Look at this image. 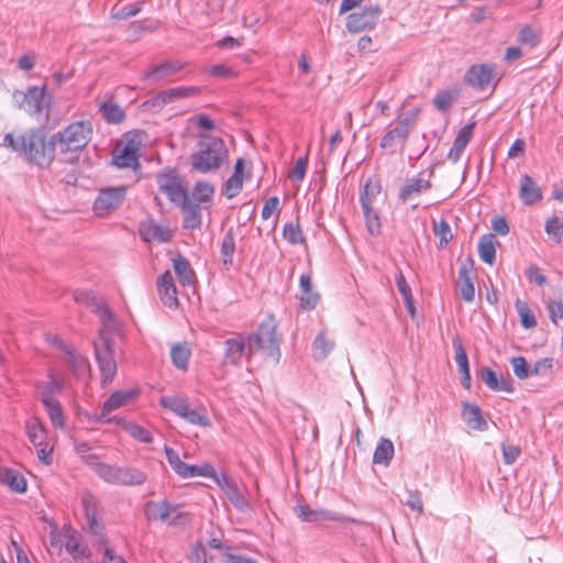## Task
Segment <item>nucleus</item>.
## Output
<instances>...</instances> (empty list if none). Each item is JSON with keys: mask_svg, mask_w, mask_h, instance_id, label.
I'll list each match as a JSON object with an SVG mask.
<instances>
[{"mask_svg": "<svg viewBox=\"0 0 563 563\" xmlns=\"http://www.w3.org/2000/svg\"><path fill=\"white\" fill-rule=\"evenodd\" d=\"M93 310L99 314L101 328L93 342L95 356L101 375L102 386L109 385L117 374V361L113 336L119 335V323L109 307L102 301L91 299Z\"/></svg>", "mask_w": 563, "mask_h": 563, "instance_id": "1", "label": "nucleus"}, {"mask_svg": "<svg viewBox=\"0 0 563 563\" xmlns=\"http://www.w3.org/2000/svg\"><path fill=\"white\" fill-rule=\"evenodd\" d=\"M3 146L21 155L29 164L38 168H48L55 159L53 136L47 140L41 128L24 132H10L3 137Z\"/></svg>", "mask_w": 563, "mask_h": 563, "instance_id": "2", "label": "nucleus"}, {"mask_svg": "<svg viewBox=\"0 0 563 563\" xmlns=\"http://www.w3.org/2000/svg\"><path fill=\"white\" fill-rule=\"evenodd\" d=\"M246 357L251 358L255 353L261 352L263 357L277 364L280 360V335L277 333V323L269 316L261 322L257 331L246 335Z\"/></svg>", "mask_w": 563, "mask_h": 563, "instance_id": "3", "label": "nucleus"}, {"mask_svg": "<svg viewBox=\"0 0 563 563\" xmlns=\"http://www.w3.org/2000/svg\"><path fill=\"white\" fill-rule=\"evenodd\" d=\"M93 133L92 123L89 120L76 121L65 129L53 134L55 150L62 154H70L68 161L78 159L79 154L91 141Z\"/></svg>", "mask_w": 563, "mask_h": 563, "instance_id": "4", "label": "nucleus"}, {"mask_svg": "<svg viewBox=\"0 0 563 563\" xmlns=\"http://www.w3.org/2000/svg\"><path fill=\"white\" fill-rule=\"evenodd\" d=\"M227 156L228 150L222 139L201 135L198 150L190 156V164L192 169L207 174L219 169Z\"/></svg>", "mask_w": 563, "mask_h": 563, "instance_id": "5", "label": "nucleus"}, {"mask_svg": "<svg viewBox=\"0 0 563 563\" xmlns=\"http://www.w3.org/2000/svg\"><path fill=\"white\" fill-rule=\"evenodd\" d=\"M89 464L99 477L112 485H141L146 481L143 471L135 467H121L100 463L96 455L87 457Z\"/></svg>", "mask_w": 563, "mask_h": 563, "instance_id": "6", "label": "nucleus"}, {"mask_svg": "<svg viewBox=\"0 0 563 563\" xmlns=\"http://www.w3.org/2000/svg\"><path fill=\"white\" fill-rule=\"evenodd\" d=\"M143 137L140 132H128L118 141L112 151L113 164L119 168H130L133 172L140 169V151Z\"/></svg>", "mask_w": 563, "mask_h": 563, "instance_id": "7", "label": "nucleus"}, {"mask_svg": "<svg viewBox=\"0 0 563 563\" xmlns=\"http://www.w3.org/2000/svg\"><path fill=\"white\" fill-rule=\"evenodd\" d=\"M162 407L173 411L191 424L209 427L210 419L205 410L192 409L186 398L179 396H163L159 400Z\"/></svg>", "mask_w": 563, "mask_h": 563, "instance_id": "8", "label": "nucleus"}, {"mask_svg": "<svg viewBox=\"0 0 563 563\" xmlns=\"http://www.w3.org/2000/svg\"><path fill=\"white\" fill-rule=\"evenodd\" d=\"M126 187H109L100 190L93 203L95 213L98 217H106L115 211L124 201Z\"/></svg>", "mask_w": 563, "mask_h": 563, "instance_id": "9", "label": "nucleus"}, {"mask_svg": "<svg viewBox=\"0 0 563 563\" xmlns=\"http://www.w3.org/2000/svg\"><path fill=\"white\" fill-rule=\"evenodd\" d=\"M157 184L161 191L166 194L174 203H185L189 198L181 177L173 169L157 174Z\"/></svg>", "mask_w": 563, "mask_h": 563, "instance_id": "10", "label": "nucleus"}, {"mask_svg": "<svg viewBox=\"0 0 563 563\" xmlns=\"http://www.w3.org/2000/svg\"><path fill=\"white\" fill-rule=\"evenodd\" d=\"M382 9L379 5H367L360 12L347 15L346 29L351 33H360L364 30H372L376 26Z\"/></svg>", "mask_w": 563, "mask_h": 563, "instance_id": "11", "label": "nucleus"}, {"mask_svg": "<svg viewBox=\"0 0 563 563\" xmlns=\"http://www.w3.org/2000/svg\"><path fill=\"white\" fill-rule=\"evenodd\" d=\"M13 99L19 104V108L30 115H38L44 107L45 87L31 86L26 92L15 91Z\"/></svg>", "mask_w": 563, "mask_h": 563, "instance_id": "12", "label": "nucleus"}, {"mask_svg": "<svg viewBox=\"0 0 563 563\" xmlns=\"http://www.w3.org/2000/svg\"><path fill=\"white\" fill-rule=\"evenodd\" d=\"M412 130L407 121L398 120L394 126H390L383 135L379 146L390 153H396L397 147H404Z\"/></svg>", "mask_w": 563, "mask_h": 563, "instance_id": "13", "label": "nucleus"}, {"mask_svg": "<svg viewBox=\"0 0 563 563\" xmlns=\"http://www.w3.org/2000/svg\"><path fill=\"white\" fill-rule=\"evenodd\" d=\"M146 515L150 519L161 520L167 525H186V517L183 516L177 506L167 503L148 504Z\"/></svg>", "mask_w": 563, "mask_h": 563, "instance_id": "14", "label": "nucleus"}, {"mask_svg": "<svg viewBox=\"0 0 563 563\" xmlns=\"http://www.w3.org/2000/svg\"><path fill=\"white\" fill-rule=\"evenodd\" d=\"M139 395V389L119 390L114 391L103 404L100 415L96 416V420L100 422H110L112 418H108L109 413L115 409H119Z\"/></svg>", "mask_w": 563, "mask_h": 563, "instance_id": "15", "label": "nucleus"}, {"mask_svg": "<svg viewBox=\"0 0 563 563\" xmlns=\"http://www.w3.org/2000/svg\"><path fill=\"white\" fill-rule=\"evenodd\" d=\"M139 233L145 242L165 243L172 240L173 231L150 219L141 222Z\"/></svg>", "mask_w": 563, "mask_h": 563, "instance_id": "16", "label": "nucleus"}, {"mask_svg": "<svg viewBox=\"0 0 563 563\" xmlns=\"http://www.w3.org/2000/svg\"><path fill=\"white\" fill-rule=\"evenodd\" d=\"M473 269L474 261L472 257H467L459 269L457 288L461 297L468 302L473 301L475 296Z\"/></svg>", "mask_w": 563, "mask_h": 563, "instance_id": "17", "label": "nucleus"}, {"mask_svg": "<svg viewBox=\"0 0 563 563\" xmlns=\"http://www.w3.org/2000/svg\"><path fill=\"white\" fill-rule=\"evenodd\" d=\"M157 290L161 300L166 307L175 308L178 306L177 289L169 271H166L157 278Z\"/></svg>", "mask_w": 563, "mask_h": 563, "instance_id": "18", "label": "nucleus"}, {"mask_svg": "<svg viewBox=\"0 0 563 563\" xmlns=\"http://www.w3.org/2000/svg\"><path fill=\"white\" fill-rule=\"evenodd\" d=\"M432 187L429 179L421 176L412 177L406 181V184L399 190V199L406 202L410 199L421 196Z\"/></svg>", "mask_w": 563, "mask_h": 563, "instance_id": "19", "label": "nucleus"}, {"mask_svg": "<svg viewBox=\"0 0 563 563\" xmlns=\"http://www.w3.org/2000/svg\"><path fill=\"white\" fill-rule=\"evenodd\" d=\"M494 78V68L488 65H475L470 68L465 76L466 82L478 89H484Z\"/></svg>", "mask_w": 563, "mask_h": 563, "instance_id": "20", "label": "nucleus"}, {"mask_svg": "<svg viewBox=\"0 0 563 563\" xmlns=\"http://www.w3.org/2000/svg\"><path fill=\"white\" fill-rule=\"evenodd\" d=\"M184 68V64L178 60H167L159 65L152 66L143 74V79L158 82Z\"/></svg>", "mask_w": 563, "mask_h": 563, "instance_id": "21", "label": "nucleus"}, {"mask_svg": "<svg viewBox=\"0 0 563 563\" xmlns=\"http://www.w3.org/2000/svg\"><path fill=\"white\" fill-rule=\"evenodd\" d=\"M462 418L464 422L476 431H486L488 423L477 405L465 402L463 405Z\"/></svg>", "mask_w": 563, "mask_h": 563, "instance_id": "22", "label": "nucleus"}, {"mask_svg": "<svg viewBox=\"0 0 563 563\" xmlns=\"http://www.w3.org/2000/svg\"><path fill=\"white\" fill-rule=\"evenodd\" d=\"M225 351L224 356L227 362L236 364L242 356H246L247 352V338L246 335H238L232 339H228L224 342Z\"/></svg>", "mask_w": 563, "mask_h": 563, "instance_id": "23", "label": "nucleus"}, {"mask_svg": "<svg viewBox=\"0 0 563 563\" xmlns=\"http://www.w3.org/2000/svg\"><path fill=\"white\" fill-rule=\"evenodd\" d=\"M474 130V123L467 124L463 126L459 134L456 135L453 146L451 147L448 158L452 163H457L466 147V145L470 143Z\"/></svg>", "mask_w": 563, "mask_h": 563, "instance_id": "24", "label": "nucleus"}, {"mask_svg": "<svg viewBox=\"0 0 563 563\" xmlns=\"http://www.w3.org/2000/svg\"><path fill=\"white\" fill-rule=\"evenodd\" d=\"M519 196L525 205L531 206L542 199L541 189L529 175L520 178Z\"/></svg>", "mask_w": 563, "mask_h": 563, "instance_id": "25", "label": "nucleus"}, {"mask_svg": "<svg viewBox=\"0 0 563 563\" xmlns=\"http://www.w3.org/2000/svg\"><path fill=\"white\" fill-rule=\"evenodd\" d=\"M174 271L177 275L179 283L183 286H190L196 283V274L191 268L189 262L181 255L173 260Z\"/></svg>", "mask_w": 563, "mask_h": 563, "instance_id": "26", "label": "nucleus"}, {"mask_svg": "<svg viewBox=\"0 0 563 563\" xmlns=\"http://www.w3.org/2000/svg\"><path fill=\"white\" fill-rule=\"evenodd\" d=\"M0 482L13 492L23 493L26 490V482L20 472L12 468H0Z\"/></svg>", "mask_w": 563, "mask_h": 563, "instance_id": "27", "label": "nucleus"}, {"mask_svg": "<svg viewBox=\"0 0 563 563\" xmlns=\"http://www.w3.org/2000/svg\"><path fill=\"white\" fill-rule=\"evenodd\" d=\"M185 211L183 225L185 229H198L201 225L200 207L194 203L189 198L185 203H179Z\"/></svg>", "mask_w": 563, "mask_h": 563, "instance_id": "28", "label": "nucleus"}, {"mask_svg": "<svg viewBox=\"0 0 563 563\" xmlns=\"http://www.w3.org/2000/svg\"><path fill=\"white\" fill-rule=\"evenodd\" d=\"M495 242V235L492 233L483 235L478 241V255L488 265H493L496 260Z\"/></svg>", "mask_w": 563, "mask_h": 563, "instance_id": "29", "label": "nucleus"}, {"mask_svg": "<svg viewBox=\"0 0 563 563\" xmlns=\"http://www.w3.org/2000/svg\"><path fill=\"white\" fill-rule=\"evenodd\" d=\"M380 192L382 186L379 185V183H373L372 180H367L364 186V190L360 197L362 209L371 211V208H376V200Z\"/></svg>", "mask_w": 563, "mask_h": 563, "instance_id": "30", "label": "nucleus"}, {"mask_svg": "<svg viewBox=\"0 0 563 563\" xmlns=\"http://www.w3.org/2000/svg\"><path fill=\"white\" fill-rule=\"evenodd\" d=\"M65 548L69 554H71L76 563H87L88 549L80 543L79 538L76 536V530L67 537Z\"/></svg>", "mask_w": 563, "mask_h": 563, "instance_id": "31", "label": "nucleus"}, {"mask_svg": "<svg viewBox=\"0 0 563 563\" xmlns=\"http://www.w3.org/2000/svg\"><path fill=\"white\" fill-rule=\"evenodd\" d=\"M394 444L389 439H380L378 445L376 446L373 455V463L380 465H389L393 456H394Z\"/></svg>", "mask_w": 563, "mask_h": 563, "instance_id": "32", "label": "nucleus"}, {"mask_svg": "<svg viewBox=\"0 0 563 563\" xmlns=\"http://www.w3.org/2000/svg\"><path fill=\"white\" fill-rule=\"evenodd\" d=\"M26 431L29 440L34 446H42L45 443V428L37 418H33L26 423Z\"/></svg>", "mask_w": 563, "mask_h": 563, "instance_id": "33", "label": "nucleus"}, {"mask_svg": "<svg viewBox=\"0 0 563 563\" xmlns=\"http://www.w3.org/2000/svg\"><path fill=\"white\" fill-rule=\"evenodd\" d=\"M297 516L306 522L321 523L330 518L329 512L323 510H312L306 505H301L296 509Z\"/></svg>", "mask_w": 563, "mask_h": 563, "instance_id": "34", "label": "nucleus"}, {"mask_svg": "<svg viewBox=\"0 0 563 563\" xmlns=\"http://www.w3.org/2000/svg\"><path fill=\"white\" fill-rule=\"evenodd\" d=\"M170 356L174 365L185 371L188 366L190 349L186 343H177L172 347Z\"/></svg>", "mask_w": 563, "mask_h": 563, "instance_id": "35", "label": "nucleus"}, {"mask_svg": "<svg viewBox=\"0 0 563 563\" xmlns=\"http://www.w3.org/2000/svg\"><path fill=\"white\" fill-rule=\"evenodd\" d=\"M100 111L102 113V117L109 123H120L125 118L124 110L119 104L113 102L101 103Z\"/></svg>", "mask_w": 563, "mask_h": 563, "instance_id": "36", "label": "nucleus"}, {"mask_svg": "<svg viewBox=\"0 0 563 563\" xmlns=\"http://www.w3.org/2000/svg\"><path fill=\"white\" fill-rule=\"evenodd\" d=\"M235 252V240L233 229H229L222 240L221 243V254L223 256V264L231 265L232 256Z\"/></svg>", "mask_w": 563, "mask_h": 563, "instance_id": "37", "label": "nucleus"}, {"mask_svg": "<svg viewBox=\"0 0 563 563\" xmlns=\"http://www.w3.org/2000/svg\"><path fill=\"white\" fill-rule=\"evenodd\" d=\"M457 99V90H442L439 91L434 99L433 104L440 111L449 110Z\"/></svg>", "mask_w": 563, "mask_h": 563, "instance_id": "38", "label": "nucleus"}, {"mask_svg": "<svg viewBox=\"0 0 563 563\" xmlns=\"http://www.w3.org/2000/svg\"><path fill=\"white\" fill-rule=\"evenodd\" d=\"M515 306H516V310L520 317L522 327L526 329L534 328L537 325V320H536L534 314L530 310L528 303L526 301L517 299Z\"/></svg>", "mask_w": 563, "mask_h": 563, "instance_id": "39", "label": "nucleus"}, {"mask_svg": "<svg viewBox=\"0 0 563 563\" xmlns=\"http://www.w3.org/2000/svg\"><path fill=\"white\" fill-rule=\"evenodd\" d=\"M123 429L134 439L143 443H151L153 437L148 430L134 422H122Z\"/></svg>", "mask_w": 563, "mask_h": 563, "instance_id": "40", "label": "nucleus"}, {"mask_svg": "<svg viewBox=\"0 0 563 563\" xmlns=\"http://www.w3.org/2000/svg\"><path fill=\"white\" fill-rule=\"evenodd\" d=\"M334 343L329 341L324 333H319L313 341L312 350L316 358H324L329 352L333 349Z\"/></svg>", "mask_w": 563, "mask_h": 563, "instance_id": "41", "label": "nucleus"}, {"mask_svg": "<svg viewBox=\"0 0 563 563\" xmlns=\"http://www.w3.org/2000/svg\"><path fill=\"white\" fill-rule=\"evenodd\" d=\"M362 210L368 232L372 235L379 234L382 230V223L377 208H371V211H366V209Z\"/></svg>", "mask_w": 563, "mask_h": 563, "instance_id": "42", "label": "nucleus"}, {"mask_svg": "<svg viewBox=\"0 0 563 563\" xmlns=\"http://www.w3.org/2000/svg\"><path fill=\"white\" fill-rule=\"evenodd\" d=\"M47 410V413L49 416V419L53 423V426L57 428L64 427V417H63V410L59 401H51L49 399H46V404H43Z\"/></svg>", "mask_w": 563, "mask_h": 563, "instance_id": "43", "label": "nucleus"}, {"mask_svg": "<svg viewBox=\"0 0 563 563\" xmlns=\"http://www.w3.org/2000/svg\"><path fill=\"white\" fill-rule=\"evenodd\" d=\"M433 233L440 239V247H444L453 239L450 224L445 220L433 221Z\"/></svg>", "mask_w": 563, "mask_h": 563, "instance_id": "44", "label": "nucleus"}, {"mask_svg": "<svg viewBox=\"0 0 563 563\" xmlns=\"http://www.w3.org/2000/svg\"><path fill=\"white\" fill-rule=\"evenodd\" d=\"M545 232L556 242L563 241V219L550 218L545 223Z\"/></svg>", "mask_w": 563, "mask_h": 563, "instance_id": "45", "label": "nucleus"}, {"mask_svg": "<svg viewBox=\"0 0 563 563\" xmlns=\"http://www.w3.org/2000/svg\"><path fill=\"white\" fill-rule=\"evenodd\" d=\"M49 378V383H47L41 391L43 404H46V399H49L51 401H57L55 395L63 389V384L60 380L55 378L53 375H51Z\"/></svg>", "mask_w": 563, "mask_h": 563, "instance_id": "46", "label": "nucleus"}, {"mask_svg": "<svg viewBox=\"0 0 563 563\" xmlns=\"http://www.w3.org/2000/svg\"><path fill=\"white\" fill-rule=\"evenodd\" d=\"M283 235L290 244H299L305 242V238L298 223L285 224Z\"/></svg>", "mask_w": 563, "mask_h": 563, "instance_id": "47", "label": "nucleus"}, {"mask_svg": "<svg viewBox=\"0 0 563 563\" xmlns=\"http://www.w3.org/2000/svg\"><path fill=\"white\" fill-rule=\"evenodd\" d=\"M213 192H214L213 187L210 184L203 183V181L197 183L192 189V196L199 202L210 201L213 196Z\"/></svg>", "mask_w": 563, "mask_h": 563, "instance_id": "48", "label": "nucleus"}, {"mask_svg": "<svg viewBox=\"0 0 563 563\" xmlns=\"http://www.w3.org/2000/svg\"><path fill=\"white\" fill-rule=\"evenodd\" d=\"M453 346L455 350V361L460 373L470 371L467 354L459 338L453 340Z\"/></svg>", "mask_w": 563, "mask_h": 563, "instance_id": "49", "label": "nucleus"}, {"mask_svg": "<svg viewBox=\"0 0 563 563\" xmlns=\"http://www.w3.org/2000/svg\"><path fill=\"white\" fill-rule=\"evenodd\" d=\"M224 494L236 508L244 509L247 507V503L235 482L225 489Z\"/></svg>", "mask_w": 563, "mask_h": 563, "instance_id": "50", "label": "nucleus"}, {"mask_svg": "<svg viewBox=\"0 0 563 563\" xmlns=\"http://www.w3.org/2000/svg\"><path fill=\"white\" fill-rule=\"evenodd\" d=\"M511 365L515 375L520 379H526L531 376L530 368L528 367L527 361L522 356H516L511 358Z\"/></svg>", "mask_w": 563, "mask_h": 563, "instance_id": "51", "label": "nucleus"}, {"mask_svg": "<svg viewBox=\"0 0 563 563\" xmlns=\"http://www.w3.org/2000/svg\"><path fill=\"white\" fill-rule=\"evenodd\" d=\"M243 186V178L239 176H231L224 185V194L229 199L238 196Z\"/></svg>", "mask_w": 563, "mask_h": 563, "instance_id": "52", "label": "nucleus"}, {"mask_svg": "<svg viewBox=\"0 0 563 563\" xmlns=\"http://www.w3.org/2000/svg\"><path fill=\"white\" fill-rule=\"evenodd\" d=\"M173 100L190 98L200 95L201 89L196 86L170 88Z\"/></svg>", "mask_w": 563, "mask_h": 563, "instance_id": "53", "label": "nucleus"}, {"mask_svg": "<svg viewBox=\"0 0 563 563\" xmlns=\"http://www.w3.org/2000/svg\"><path fill=\"white\" fill-rule=\"evenodd\" d=\"M548 312L551 321L555 324L563 319V301L562 300H549Z\"/></svg>", "mask_w": 563, "mask_h": 563, "instance_id": "54", "label": "nucleus"}, {"mask_svg": "<svg viewBox=\"0 0 563 563\" xmlns=\"http://www.w3.org/2000/svg\"><path fill=\"white\" fill-rule=\"evenodd\" d=\"M307 166H308L307 157L298 158L292 170L289 174L290 179L294 181H301L305 178Z\"/></svg>", "mask_w": 563, "mask_h": 563, "instance_id": "55", "label": "nucleus"}, {"mask_svg": "<svg viewBox=\"0 0 563 563\" xmlns=\"http://www.w3.org/2000/svg\"><path fill=\"white\" fill-rule=\"evenodd\" d=\"M319 299V295L312 291V289L303 291L302 295L300 296V306L303 309L312 310L318 305Z\"/></svg>", "mask_w": 563, "mask_h": 563, "instance_id": "56", "label": "nucleus"}, {"mask_svg": "<svg viewBox=\"0 0 563 563\" xmlns=\"http://www.w3.org/2000/svg\"><path fill=\"white\" fill-rule=\"evenodd\" d=\"M503 456L506 464H512L520 455L521 449L514 444H503Z\"/></svg>", "mask_w": 563, "mask_h": 563, "instance_id": "57", "label": "nucleus"}, {"mask_svg": "<svg viewBox=\"0 0 563 563\" xmlns=\"http://www.w3.org/2000/svg\"><path fill=\"white\" fill-rule=\"evenodd\" d=\"M518 40L520 43L529 44L530 46H534L539 43L537 32L529 26H526L520 31Z\"/></svg>", "mask_w": 563, "mask_h": 563, "instance_id": "58", "label": "nucleus"}, {"mask_svg": "<svg viewBox=\"0 0 563 563\" xmlns=\"http://www.w3.org/2000/svg\"><path fill=\"white\" fill-rule=\"evenodd\" d=\"M481 379L486 384V386L488 388H490L492 390H495L498 387V377H497V374L488 368V367H484L482 368L481 371Z\"/></svg>", "mask_w": 563, "mask_h": 563, "instance_id": "59", "label": "nucleus"}, {"mask_svg": "<svg viewBox=\"0 0 563 563\" xmlns=\"http://www.w3.org/2000/svg\"><path fill=\"white\" fill-rule=\"evenodd\" d=\"M172 91L170 89H165L159 91L155 97H153L148 102L154 108H162L167 103L173 102Z\"/></svg>", "mask_w": 563, "mask_h": 563, "instance_id": "60", "label": "nucleus"}, {"mask_svg": "<svg viewBox=\"0 0 563 563\" xmlns=\"http://www.w3.org/2000/svg\"><path fill=\"white\" fill-rule=\"evenodd\" d=\"M208 73L210 76L220 78H232L235 76V71L233 70V68L220 64L210 67Z\"/></svg>", "mask_w": 563, "mask_h": 563, "instance_id": "61", "label": "nucleus"}, {"mask_svg": "<svg viewBox=\"0 0 563 563\" xmlns=\"http://www.w3.org/2000/svg\"><path fill=\"white\" fill-rule=\"evenodd\" d=\"M141 11H142V5H141V3H137V4H134L131 7L121 8L120 10H118L117 12L113 13V18L125 20V19L132 18V16H135Z\"/></svg>", "mask_w": 563, "mask_h": 563, "instance_id": "62", "label": "nucleus"}, {"mask_svg": "<svg viewBox=\"0 0 563 563\" xmlns=\"http://www.w3.org/2000/svg\"><path fill=\"white\" fill-rule=\"evenodd\" d=\"M278 206H279V199L277 197L268 198L265 201L264 207L262 209V218H263V220L269 219L272 217V214L275 211H277Z\"/></svg>", "mask_w": 563, "mask_h": 563, "instance_id": "63", "label": "nucleus"}, {"mask_svg": "<svg viewBox=\"0 0 563 563\" xmlns=\"http://www.w3.org/2000/svg\"><path fill=\"white\" fill-rule=\"evenodd\" d=\"M190 560L194 563H207L206 547L202 542H197L191 550Z\"/></svg>", "mask_w": 563, "mask_h": 563, "instance_id": "64", "label": "nucleus"}]
</instances>
